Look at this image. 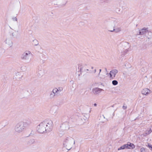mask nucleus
Segmentation results:
<instances>
[{
  "instance_id": "10",
  "label": "nucleus",
  "mask_w": 152,
  "mask_h": 152,
  "mask_svg": "<svg viewBox=\"0 0 152 152\" xmlns=\"http://www.w3.org/2000/svg\"><path fill=\"white\" fill-rule=\"evenodd\" d=\"M103 90L102 89L98 88H95L93 89L92 91L94 94H100Z\"/></svg>"
},
{
  "instance_id": "19",
  "label": "nucleus",
  "mask_w": 152,
  "mask_h": 152,
  "mask_svg": "<svg viewBox=\"0 0 152 152\" xmlns=\"http://www.w3.org/2000/svg\"><path fill=\"white\" fill-rule=\"evenodd\" d=\"M126 146H125V145H123L121 146L120 147V148H118V150L119 151L121 150H123L125 149H126Z\"/></svg>"
},
{
  "instance_id": "16",
  "label": "nucleus",
  "mask_w": 152,
  "mask_h": 152,
  "mask_svg": "<svg viewBox=\"0 0 152 152\" xmlns=\"http://www.w3.org/2000/svg\"><path fill=\"white\" fill-rule=\"evenodd\" d=\"M116 12L118 14H121L122 13V11L119 8H117L115 10Z\"/></svg>"
},
{
  "instance_id": "17",
  "label": "nucleus",
  "mask_w": 152,
  "mask_h": 152,
  "mask_svg": "<svg viewBox=\"0 0 152 152\" xmlns=\"http://www.w3.org/2000/svg\"><path fill=\"white\" fill-rule=\"evenodd\" d=\"M38 42L36 39H34L33 41L32 44L34 46H37L38 45Z\"/></svg>"
},
{
  "instance_id": "32",
  "label": "nucleus",
  "mask_w": 152,
  "mask_h": 152,
  "mask_svg": "<svg viewBox=\"0 0 152 152\" xmlns=\"http://www.w3.org/2000/svg\"><path fill=\"white\" fill-rule=\"evenodd\" d=\"M103 116L104 118H105L104 116V115H103Z\"/></svg>"
},
{
  "instance_id": "1",
  "label": "nucleus",
  "mask_w": 152,
  "mask_h": 152,
  "mask_svg": "<svg viewBox=\"0 0 152 152\" xmlns=\"http://www.w3.org/2000/svg\"><path fill=\"white\" fill-rule=\"evenodd\" d=\"M53 126V124L51 120H46L37 126V131L41 133H43L46 131L49 132L52 130Z\"/></svg>"
},
{
  "instance_id": "11",
  "label": "nucleus",
  "mask_w": 152,
  "mask_h": 152,
  "mask_svg": "<svg viewBox=\"0 0 152 152\" xmlns=\"http://www.w3.org/2000/svg\"><path fill=\"white\" fill-rule=\"evenodd\" d=\"M150 93V90L148 88H144L142 91V94L145 95H147Z\"/></svg>"
},
{
  "instance_id": "23",
  "label": "nucleus",
  "mask_w": 152,
  "mask_h": 152,
  "mask_svg": "<svg viewBox=\"0 0 152 152\" xmlns=\"http://www.w3.org/2000/svg\"><path fill=\"white\" fill-rule=\"evenodd\" d=\"M145 148H142L140 149L141 152H145Z\"/></svg>"
},
{
  "instance_id": "8",
  "label": "nucleus",
  "mask_w": 152,
  "mask_h": 152,
  "mask_svg": "<svg viewBox=\"0 0 152 152\" xmlns=\"http://www.w3.org/2000/svg\"><path fill=\"white\" fill-rule=\"evenodd\" d=\"M125 146H126V148L127 149H133L135 147V145L134 144L130 142H128L127 144H125Z\"/></svg>"
},
{
  "instance_id": "14",
  "label": "nucleus",
  "mask_w": 152,
  "mask_h": 152,
  "mask_svg": "<svg viewBox=\"0 0 152 152\" xmlns=\"http://www.w3.org/2000/svg\"><path fill=\"white\" fill-rule=\"evenodd\" d=\"M130 51L129 49V48L126 49L124 50L122 52V53L123 55H126L127 53Z\"/></svg>"
},
{
  "instance_id": "13",
  "label": "nucleus",
  "mask_w": 152,
  "mask_h": 152,
  "mask_svg": "<svg viewBox=\"0 0 152 152\" xmlns=\"http://www.w3.org/2000/svg\"><path fill=\"white\" fill-rule=\"evenodd\" d=\"M22 76L21 73L18 72L16 73L14 76V77L16 80H19L22 78Z\"/></svg>"
},
{
  "instance_id": "5",
  "label": "nucleus",
  "mask_w": 152,
  "mask_h": 152,
  "mask_svg": "<svg viewBox=\"0 0 152 152\" xmlns=\"http://www.w3.org/2000/svg\"><path fill=\"white\" fill-rule=\"evenodd\" d=\"M96 70L94 67H81L80 69V72L83 74L88 72L95 73Z\"/></svg>"
},
{
  "instance_id": "12",
  "label": "nucleus",
  "mask_w": 152,
  "mask_h": 152,
  "mask_svg": "<svg viewBox=\"0 0 152 152\" xmlns=\"http://www.w3.org/2000/svg\"><path fill=\"white\" fill-rule=\"evenodd\" d=\"M62 90L63 88L61 87L55 88L53 90V92L54 93H55L56 94H58L59 92L61 91Z\"/></svg>"
},
{
  "instance_id": "30",
  "label": "nucleus",
  "mask_w": 152,
  "mask_h": 152,
  "mask_svg": "<svg viewBox=\"0 0 152 152\" xmlns=\"http://www.w3.org/2000/svg\"><path fill=\"white\" fill-rule=\"evenodd\" d=\"M126 45H129V43H126Z\"/></svg>"
},
{
  "instance_id": "2",
  "label": "nucleus",
  "mask_w": 152,
  "mask_h": 152,
  "mask_svg": "<svg viewBox=\"0 0 152 152\" xmlns=\"http://www.w3.org/2000/svg\"><path fill=\"white\" fill-rule=\"evenodd\" d=\"M75 143L74 139L71 137H66L64 142V145L68 150H70Z\"/></svg>"
},
{
  "instance_id": "7",
  "label": "nucleus",
  "mask_w": 152,
  "mask_h": 152,
  "mask_svg": "<svg viewBox=\"0 0 152 152\" xmlns=\"http://www.w3.org/2000/svg\"><path fill=\"white\" fill-rule=\"evenodd\" d=\"M118 72V71L116 69H113L111 71L110 73V77L112 79L114 78Z\"/></svg>"
},
{
  "instance_id": "25",
  "label": "nucleus",
  "mask_w": 152,
  "mask_h": 152,
  "mask_svg": "<svg viewBox=\"0 0 152 152\" xmlns=\"http://www.w3.org/2000/svg\"><path fill=\"white\" fill-rule=\"evenodd\" d=\"M11 36L12 37H15V33H14V32H13V33H12L11 34Z\"/></svg>"
},
{
  "instance_id": "15",
  "label": "nucleus",
  "mask_w": 152,
  "mask_h": 152,
  "mask_svg": "<svg viewBox=\"0 0 152 152\" xmlns=\"http://www.w3.org/2000/svg\"><path fill=\"white\" fill-rule=\"evenodd\" d=\"M121 31V29L120 28H117L115 29H113V30L110 31L113 32L115 31L116 32H118Z\"/></svg>"
},
{
  "instance_id": "31",
  "label": "nucleus",
  "mask_w": 152,
  "mask_h": 152,
  "mask_svg": "<svg viewBox=\"0 0 152 152\" xmlns=\"http://www.w3.org/2000/svg\"><path fill=\"white\" fill-rule=\"evenodd\" d=\"M102 77V78H104V76Z\"/></svg>"
},
{
  "instance_id": "22",
  "label": "nucleus",
  "mask_w": 152,
  "mask_h": 152,
  "mask_svg": "<svg viewBox=\"0 0 152 152\" xmlns=\"http://www.w3.org/2000/svg\"><path fill=\"white\" fill-rule=\"evenodd\" d=\"M148 147L150 148V150L152 151V145L149 144L148 145Z\"/></svg>"
},
{
  "instance_id": "24",
  "label": "nucleus",
  "mask_w": 152,
  "mask_h": 152,
  "mask_svg": "<svg viewBox=\"0 0 152 152\" xmlns=\"http://www.w3.org/2000/svg\"><path fill=\"white\" fill-rule=\"evenodd\" d=\"M12 20L14 21H17V18H16V17H13L12 18Z\"/></svg>"
},
{
  "instance_id": "9",
  "label": "nucleus",
  "mask_w": 152,
  "mask_h": 152,
  "mask_svg": "<svg viewBox=\"0 0 152 152\" xmlns=\"http://www.w3.org/2000/svg\"><path fill=\"white\" fill-rule=\"evenodd\" d=\"M148 32V28H143L139 31V35H143L145 34Z\"/></svg>"
},
{
  "instance_id": "6",
  "label": "nucleus",
  "mask_w": 152,
  "mask_h": 152,
  "mask_svg": "<svg viewBox=\"0 0 152 152\" xmlns=\"http://www.w3.org/2000/svg\"><path fill=\"white\" fill-rule=\"evenodd\" d=\"M4 42L6 45L10 47H11L12 46V40L9 38H6Z\"/></svg>"
},
{
  "instance_id": "18",
  "label": "nucleus",
  "mask_w": 152,
  "mask_h": 152,
  "mask_svg": "<svg viewBox=\"0 0 152 152\" xmlns=\"http://www.w3.org/2000/svg\"><path fill=\"white\" fill-rule=\"evenodd\" d=\"M56 94L55 93H54L53 92V91L52 90V92L51 93L50 95V98H53L54 97Z\"/></svg>"
},
{
  "instance_id": "33",
  "label": "nucleus",
  "mask_w": 152,
  "mask_h": 152,
  "mask_svg": "<svg viewBox=\"0 0 152 152\" xmlns=\"http://www.w3.org/2000/svg\"><path fill=\"white\" fill-rule=\"evenodd\" d=\"M91 70H93V71H94V69H91Z\"/></svg>"
},
{
  "instance_id": "34",
  "label": "nucleus",
  "mask_w": 152,
  "mask_h": 152,
  "mask_svg": "<svg viewBox=\"0 0 152 152\" xmlns=\"http://www.w3.org/2000/svg\"><path fill=\"white\" fill-rule=\"evenodd\" d=\"M78 75H79V76H80V74H78Z\"/></svg>"
},
{
  "instance_id": "4",
  "label": "nucleus",
  "mask_w": 152,
  "mask_h": 152,
  "mask_svg": "<svg viewBox=\"0 0 152 152\" xmlns=\"http://www.w3.org/2000/svg\"><path fill=\"white\" fill-rule=\"evenodd\" d=\"M32 56V54L30 51H26L21 55V58L30 62L31 60Z\"/></svg>"
},
{
  "instance_id": "27",
  "label": "nucleus",
  "mask_w": 152,
  "mask_h": 152,
  "mask_svg": "<svg viewBox=\"0 0 152 152\" xmlns=\"http://www.w3.org/2000/svg\"><path fill=\"white\" fill-rule=\"evenodd\" d=\"M99 75H100V73L101 72V69H99Z\"/></svg>"
},
{
  "instance_id": "20",
  "label": "nucleus",
  "mask_w": 152,
  "mask_h": 152,
  "mask_svg": "<svg viewBox=\"0 0 152 152\" xmlns=\"http://www.w3.org/2000/svg\"><path fill=\"white\" fill-rule=\"evenodd\" d=\"M112 83L114 86H116L118 84V82L116 80H113L112 82Z\"/></svg>"
},
{
  "instance_id": "28",
  "label": "nucleus",
  "mask_w": 152,
  "mask_h": 152,
  "mask_svg": "<svg viewBox=\"0 0 152 152\" xmlns=\"http://www.w3.org/2000/svg\"><path fill=\"white\" fill-rule=\"evenodd\" d=\"M94 106H96L97 105V104L96 103H95L94 104Z\"/></svg>"
},
{
  "instance_id": "21",
  "label": "nucleus",
  "mask_w": 152,
  "mask_h": 152,
  "mask_svg": "<svg viewBox=\"0 0 152 152\" xmlns=\"http://www.w3.org/2000/svg\"><path fill=\"white\" fill-rule=\"evenodd\" d=\"M86 115V117L85 116V115H84L83 116L84 117H83V118L85 121L87 120L89 118V116L88 115Z\"/></svg>"
},
{
  "instance_id": "26",
  "label": "nucleus",
  "mask_w": 152,
  "mask_h": 152,
  "mask_svg": "<svg viewBox=\"0 0 152 152\" xmlns=\"http://www.w3.org/2000/svg\"><path fill=\"white\" fill-rule=\"evenodd\" d=\"M123 108L124 110H125L127 108V107L125 105H124L123 106Z\"/></svg>"
},
{
  "instance_id": "29",
  "label": "nucleus",
  "mask_w": 152,
  "mask_h": 152,
  "mask_svg": "<svg viewBox=\"0 0 152 152\" xmlns=\"http://www.w3.org/2000/svg\"><path fill=\"white\" fill-rule=\"evenodd\" d=\"M149 133H148V134H149L150 133H151V129H150V130L149 131Z\"/></svg>"
},
{
  "instance_id": "3",
  "label": "nucleus",
  "mask_w": 152,
  "mask_h": 152,
  "mask_svg": "<svg viewBox=\"0 0 152 152\" xmlns=\"http://www.w3.org/2000/svg\"><path fill=\"white\" fill-rule=\"evenodd\" d=\"M27 125L26 122L23 121L19 122L17 123L14 127L15 132L17 133H20L22 132Z\"/></svg>"
}]
</instances>
